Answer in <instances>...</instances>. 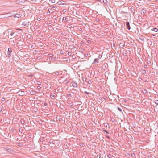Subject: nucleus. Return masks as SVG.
<instances>
[{
  "label": "nucleus",
  "instance_id": "obj_1",
  "mask_svg": "<svg viewBox=\"0 0 158 158\" xmlns=\"http://www.w3.org/2000/svg\"><path fill=\"white\" fill-rule=\"evenodd\" d=\"M12 16L11 13H7L5 14H0V18H7L8 17H10Z\"/></svg>",
  "mask_w": 158,
  "mask_h": 158
},
{
  "label": "nucleus",
  "instance_id": "obj_2",
  "mask_svg": "<svg viewBox=\"0 0 158 158\" xmlns=\"http://www.w3.org/2000/svg\"><path fill=\"white\" fill-rule=\"evenodd\" d=\"M7 56L8 58H10L11 56V53L12 52V49L11 48H9L8 50Z\"/></svg>",
  "mask_w": 158,
  "mask_h": 158
},
{
  "label": "nucleus",
  "instance_id": "obj_3",
  "mask_svg": "<svg viewBox=\"0 0 158 158\" xmlns=\"http://www.w3.org/2000/svg\"><path fill=\"white\" fill-rule=\"evenodd\" d=\"M57 3H58V4L59 5H64L66 4L65 2L64 1H63V0H60V1H58L57 2Z\"/></svg>",
  "mask_w": 158,
  "mask_h": 158
},
{
  "label": "nucleus",
  "instance_id": "obj_4",
  "mask_svg": "<svg viewBox=\"0 0 158 158\" xmlns=\"http://www.w3.org/2000/svg\"><path fill=\"white\" fill-rule=\"evenodd\" d=\"M12 30L11 29H9L8 30V33L9 34L10 33V35L11 36H13L14 35V34L15 33L14 32H13L12 31Z\"/></svg>",
  "mask_w": 158,
  "mask_h": 158
},
{
  "label": "nucleus",
  "instance_id": "obj_5",
  "mask_svg": "<svg viewBox=\"0 0 158 158\" xmlns=\"http://www.w3.org/2000/svg\"><path fill=\"white\" fill-rule=\"evenodd\" d=\"M60 74V73L59 71L55 72L50 73V75H53L54 74H55L56 76H58Z\"/></svg>",
  "mask_w": 158,
  "mask_h": 158
},
{
  "label": "nucleus",
  "instance_id": "obj_6",
  "mask_svg": "<svg viewBox=\"0 0 158 158\" xmlns=\"http://www.w3.org/2000/svg\"><path fill=\"white\" fill-rule=\"evenodd\" d=\"M126 26L127 27V29L128 30H130V29H131V27H130V23H129V22H126Z\"/></svg>",
  "mask_w": 158,
  "mask_h": 158
},
{
  "label": "nucleus",
  "instance_id": "obj_7",
  "mask_svg": "<svg viewBox=\"0 0 158 158\" xmlns=\"http://www.w3.org/2000/svg\"><path fill=\"white\" fill-rule=\"evenodd\" d=\"M21 16H22V15L21 14H17L14 16V18H19L20 17H21Z\"/></svg>",
  "mask_w": 158,
  "mask_h": 158
},
{
  "label": "nucleus",
  "instance_id": "obj_8",
  "mask_svg": "<svg viewBox=\"0 0 158 158\" xmlns=\"http://www.w3.org/2000/svg\"><path fill=\"white\" fill-rule=\"evenodd\" d=\"M72 86L74 87H77V83L75 82H73L72 83Z\"/></svg>",
  "mask_w": 158,
  "mask_h": 158
},
{
  "label": "nucleus",
  "instance_id": "obj_9",
  "mask_svg": "<svg viewBox=\"0 0 158 158\" xmlns=\"http://www.w3.org/2000/svg\"><path fill=\"white\" fill-rule=\"evenodd\" d=\"M67 18L66 17H63L62 19V22H64V23L67 22L68 21V20H67Z\"/></svg>",
  "mask_w": 158,
  "mask_h": 158
},
{
  "label": "nucleus",
  "instance_id": "obj_10",
  "mask_svg": "<svg viewBox=\"0 0 158 158\" xmlns=\"http://www.w3.org/2000/svg\"><path fill=\"white\" fill-rule=\"evenodd\" d=\"M99 60V59L98 58H96L94 60V61L93 64H96L98 63V61Z\"/></svg>",
  "mask_w": 158,
  "mask_h": 158
},
{
  "label": "nucleus",
  "instance_id": "obj_11",
  "mask_svg": "<svg viewBox=\"0 0 158 158\" xmlns=\"http://www.w3.org/2000/svg\"><path fill=\"white\" fill-rule=\"evenodd\" d=\"M125 45V44L122 43H120L119 44L120 47L123 48Z\"/></svg>",
  "mask_w": 158,
  "mask_h": 158
},
{
  "label": "nucleus",
  "instance_id": "obj_12",
  "mask_svg": "<svg viewBox=\"0 0 158 158\" xmlns=\"http://www.w3.org/2000/svg\"><path fill=\"white\" fill-rule=\"evenodd\" d=\"M151 30L155 32H157L158 31V29L156 28H154L151 29Z\"/></svg>",
  "mask_w": 158,
  "mask_h": 158
},
{
  "label": "nucleus",
  "instance_id": "obj_13",
  "mask_svg": "<svg viewBox=\"0 0 158 158\" xmlns=\"http://www.w3.org/2000/svg\"><path fill=\"white\" fill-rule=\"evenodd\" d=\"M141 14H144L146 13V11L144 9H142L141 10Z\"/></svg>",
  "mask_w": 158,
  "mask_h": 158
},
{
  "label": "nucleus",
  "instance_id": "obj_14",
  "mask_svg": "<svg viewBox=\"0 0 158 158\" xmlns=\"http://www.w3.org/2000/svg\"><path fill=\"white\" fill-rule=\"evenodd\" d=\"M132 13H135V9L134 8L131 7L130 9Z\"/></svg>",
  "mask_w": 158,
  "mask_h": 158
},
{
  "label": "nucleus",
  "instance_id": "obj_15",
  "mask_svg": "<svg viewBox=\"0 0 158 158\" xmlns=\"http://www.w3.org/2000/svg\"><path fill=\"white\" fill-rule=\"evenodd\" d=\"M54 11V9H52L51 8L48 9V12L49 13H52V12Z\"/></svg>",
  "mask_w": 158,
  "mask_h": 158
},
{
  "label": "nucleus",
  "instance_id": "obj_16",
  "mask_svg": "<svg viewBox=\"0 0 158 158\" xmlns=\"http://www.w3.org/2000/svg\"><path fill=\"white\" fill-rule=\"evenodd\" d=\"M5 149L7 151L9 152H10L11 151V149H10L9 148H8V147H6V148H5Z\"/></svg>",
  "mask_w": 158,
  "mask_h": 158
},
{
  "label": "nucleus",
  "instance_id": "obj_17",
  "mask_svg": "<svg viewBox=\"0 0 158 158\" xmlns=\"http://www.w3.org/2000/svg\"><path fill=\"white\" fill-rule=\"evenodd\" d=\"M100 1L101 2H102V1L103 2L105 3H106L107 2L106 0H100Z\"/></svg>",
  "mask_w": 158,
  "mask_h": 158
},
{
  "label": "nucleus",
  "instance_id": "obj_18",
  "mask_svg": "<svg viewBox=\"0 0 158 158\" xmlns=\"http://www.w3.org/2000/svg\"><path fill=\"white\" fill-rule=\"evenodd\" d=\"M49 1L52 3H54L55 2V0H49Z\"/></svg>",
  "mask_w": 158,
  "mask_h": 158
},
{
  "label": "nucleus",
  "instance_id": "obj_19",
  "mask_svg": "<svg viewBox=\"0 0 158 158\" xmlns=\"http://www.w3.org/2000/svg\"><path fill=\"white\" fill-rule=\"evenodd\" d=\"M22 25L23 27H24L26 25V24L25 23V22H24L23 23V24H22Z\"/></svg>",
  "mask_w": 158,
  "mask_h": 158
},
{
  "label": "nucleus",
  "instance_id": "obj_20",
  "mask_svg": "<svg viewBox=\"0 0 158 158\" xmlns=\"http://www.w3.org/2000/svg\"><path fill=\"white\" fill-rule=\"evenodd\" d=\"M66 17L67 18V20H68V19L70 20V19H72V17L71 16H67Z\"/></svg>",
  "mask_w": 158,
  "mask_h": 158
},
{
  "label": "nucleus",
  "instance_id": "obj_21",
  "mask_svg": "<svg viewBox=\"0 0 158 158\" xmlns=\"http://www.w3.org/2000/svg\"><path fill=\"white\" fill-rule=\"evenodd\" d=\"M126 51H125V52H124V51H123V56H125L126 55Z\"/></svg>",
  "mask_w": 158,
  "mask_h": 158
},
{
  "label": "nucleus",
  "instance_id": "obj_22",
  "mask_svg": "<svg viewBox=\"0 0 158 158\" xmlns=\"http://www.w3.org/2000/svg\"><path fill=\"white\" fill-rule=\"evenodd\" d=\"M155 103L156 105H158V100H156L155 102Z\"/></svg>",
  "mask_w": 158,
  "mask_h": 158
},
{
  "label": "nucleus",
  "instance_id": "obj_23",
  "mask_svg": "<svg viewBox=\"0 0 158 158\" xmlns=\"http://www.w3.org/2000/svg\"><path fill=\"white\" fill-rule=\"evenodd\" d=\"M84 92L87 95L90 94V93L89 92H87L86 91H84Z\"/></svg>",
  "mask_w": 158,
  "mask_h": 158
},
{
  "label": "nucleus",
  "instance_id": "obj_24",
  "mask_svg": "<svg viewBox=\"0 0 158 158\" xmlns=\"http://www.w3.org/2000/svg\"><path fill=\"white\" fill-rule=\"evenodd\" d=\"M88 82L89 84H91L92 83V81L90 80L88 81Z\"/></svg>",
  "mask_w": 158,
  "mask_h": 158
},
{
  "label": "nucleus",
  "instance_id": "obj_25",
  "mask_svg": "<svg viewBox=\"0 0 158 158\" xmlns=\"http://www.w3.org/2000/svg\"><path fill=\"white\" fill-rule=\"evenodd\" d=\"M118 109L120 111L122 112V109L121 108L118 107Z\"/></svg>",
  "mask_w": 158,
  "mask_h": 158
},
{
  "label": "nucleus",
  "instance_id": "obj_26",
  "mask_svg": "<svg viewBox=\"0 0 158 158\" xmlns=\"http://www.w3.org/2000/svg\"><path fill=\"white\" fill-rule=\"evenodd\" d=\"M103 131H104L105 132L106 134H108L109 133L106 130H105L103 129Z\"/></svg>",
  "mask_w": 158,
  "mask_h": 158
},
{
  "label": "nucleus",
  "instance_id": "obj_27",
  "mask_svg": "<svg viewBox=\"0 0 158 158\" xmlns=\"http://www.w3.org/2000/svg\"><path fill=\"white\" fill-rule=\"evenodd\" d=\"M72 53L70 52H68V54L69 56H71L72 55Z\"/></svg>",
  "mask_w": 158,
  "mask_h": 158
},
{
  "label": "nucleus",
  "instance_id": "obj_28",
  "mask_svg": "<svg viewBox=\"0 0 158 158\" xmlns=\"http://www.w3.org/2000/svg\"><path fill=\"white\" fill-rule=\"evenodd\" d=\"M142 73L143 74H145L146 73V71L145 70H143L142 71Z\"/></svg>",
  "mask_w": 158,
  "mask_h": 158
},
{
  "label": "nucleus",
  "instance_id": "obj_29",
  "mask_svg": "<svg viewBox=\"0 0 158 158\" xmlns=\"http://www.w3.org/2000/svg\"><path fill=\"white\" fill-rule=\"evenodd\" d=\"M53 56V55L52 54H49V56L52 57Z\"/></svg>",
  "mask_w": 158,
  "mask_h": 158
},
{
  "label": "nucleus",
  "instance_id": "obj_30",
  "mask_svg": "<svg viewBox=\"0 0 158 158\" xmlns=\"http://www.w3.org/2000/svg\"><path fill=\"white\" fill-rule=\"evenodd\" d=\"M37 88L38 89H40L41 88V87L39 86H37Z\"/></svg>",
  "mask_w": 158,
  "mask_h": 158
},
{
  "label": "nucleus",
  "instance_id": "obj_31",
  "mask_svg": "<svg viewBox=\"0 0 158 158\" xmlns=\"http://www.w3.org/2000/svg\"><path fill=\"white\" fill-rule=\"evenodd\" d=\"M147 92V90L145 89L144 90V91H143V93H146Z\"/></svg>",
  "mask_w": 158,
  "mask_h": 158
},
{
  "label": "nucleus",
  "instance_id": "obj_32",
  "mask_svg": "<svg viewBox=\"0 0 158 158\" xmlns=\"http://www.w3.org/2000/svg\"><path fill=\"white\" fill-rule=\"evenodd\" d=\"M83 143H81L80 144V145L81 146L83 147Z\"/></svg>",
  "mask_w": 158,
  "mask_h": 158
},
{
  "label": "nucleus",
  "instance_id": "obj_33",
  "mask_svg": "<svg viewBox=\"0 0 158 158\" xmlns=\"http://www.w3.org/2000/svg\"><path fill=\"white\" fill-rule=\"evenodd\" d=\"M106 137L109 139H110V137L107 135H106Z\"/></svg>",
  "mask_w": 158,
  "mask_h": 158
},
{
  "label": "nucleus",
  "instance_id": "obj_34",
  "mask_svg": "<svg viewBox=\"0 0 158 158\" xmlns=\"http://www.w3.org/2000/svg\"><path fill=\"white\" fill-rule=\"evenodd\" d=\"M60 53L61 54H63V51H62V50L60 51Z\"/></svg>",
  "mask_w": 158,
  "mask_h": 158
},
{
  "label": "nucleus",
  "instance_id": "obj_35",
  "mask_svg": "<svg viewBox=\"0 0 158 158\" xmlns=\"http://www.w3.org/2000/svg\"><path fill=\"white\" fill-rule=\"evenodd\" d=\"M55 97V96L54 95H52V97H51L52 98H54Z\"/></svg>",
  "mask_w": 158,
  "mask_h": 158
},
{
  "label": "nucleus",
  "instance_id": "obj_36",
  "mask_svg": "<svg viewBox=\"0 0 158 158\" xmlns=\"http://www.w3.org/2000/svg\"><path fill=\"white\" fill-rule=\"evenodd\" d=\"M44 106H47V104L46 103H44Z\"/></svg>",
  "mask_w": 158,
  "mask_h": 158
},
{
  "label": "nucleus",
  "instance_id": "obj_37",
  "mask_svg": "<svg viewBox=\"0 0 158 158\" xmlns=\"http://www.w3.org/2000/svg\"><path fill=\"white\" fill-rule=\"evenodd\" d=\"M49 143L50 144H54V143L52 142H49Z\"/></svg>",
  "mask_w": 158,
  "mask_h": 158
},
{
  "label": "nucleus",
  "instance_id": "obj_38",
  "mask_svg": "<svg viewBox=\"0 0 158 158\" xmlns=\"http://www.w3.org/2000/svg\"><path fill=\"white\" fill-rule=\"evenodd\" d=\"M41 84V83L40 82V81H38V85H40Z\"/></svg>",
  "mask_w": 158,
  "mask_h": 158
},
{
  "label": "nucleus",
  "instance_id": "obj_39",
  "mask_svg": "<svg viewBox=\"0 0 158 158\" xmlns=\"http://www.w3.org/2000/svg\"><path fill=\"white\" fill-rule=\"evenodd\" d=\"M72 58H73V59H75V56H72Z\"/></svg>",
  "mask_w": 158,
  "mask_h": 158
},
{
  "label": "nucleus",
  "instance_id": "obj_40",
  "mask_svg": "<svg viewBox=\"0 0 158 158\" xmlns=\"http://www.w3.org/2000/svg\"><path fill=\"white\" fill-rule=\"evenodd\" d=\"M55 58H51V60H55Z\"/></svg>",
  "mask_w": 158,
  "mask_h": 158
},
{
  "label": "nucleus",
  "instance_id": "obj_41",
  "mask_svg": "<svg viewBox=\"0 0 158 158\" xmlns=\"http://www.w3.org/2000/svg\"><path fill=\"white\" fill-rule=\"evenodd\" d=\"M147 65H144V68H147Z\"/></svg>",
  "mask_w": 158,
  "mask_h": 158
},
{
  "label": "nucleus",
  "instance_id": "obj_42",
  "mask_svg": "<svg viewBox=\"0 0 158 158\" xmlns=\"http://www.w3.org/2000/svg\"><path fill=\"white\" fill-rule=\"evenodd\" d=\"M101 58V57L100 56H98V59H100Z\"/></svg>",
  "mask_w": 158,
  "mask_h": 158
},
{
  "label": "nucleus",
  "instance_id": "obj_43",
  "mask_svg": "<svg viewBox=\"0 0 158 158\" xmlns=\"http://www.w3.org/2000/svg\"><path fill=\"white\" fill-rule=\"evenodd\" d=\"M83 81H86V79H83Z\"/></svg>",
  "mask_w": 158,
  "mask_h": 158
},
{
  "label": "nucleus",
  "instance_id": "obj_44",
  "mask_svg": "<svg viewBox=\"0 0 158 158\" xmlns=\"http://www.w3.org/2000/svg\"><path fill=\"white\" fill-rule=\"evenodd\" d=\"M83 81H86V79H83Z\"/></svg>",
  "mask_w": 158,
  "mask_h": 158
},
{
  "label": "nucleus",
  "instance_id": "obj_45",
  "mask_svg": "<svg viewBox=\"0 0 158 158\" xmlns=\"http://www.w3.org/2000/svg\"><path fill=\"white\" fill-rule=\"evenodd\" d=\"M2 111V109L1 108H0V111Z\"/></svg>",
  "mask_w": 158,
  "mask_h": 158
},
{
  "label": "nucleus",
  "instance_id": "obj_46",
  "mask_svg": "<svg viewBox=\"0 0 158 158\" xmlns=\"http://www.w3.org/2000/svg\"><path fill=\"white\" fill-rule=\"evenodd\" d=\"M62 120V118H59V120L60 121V120Z\"/></svg>",
  "mask_w": 158,
  "mask_h": 158
},
{
  "label": "nucleus",
  "instance_id": "obj_47",
  "mask_svg": "<svg viewBox=\"0 0 158 158\" xmlns=\"http://www.w3.org/2000/svg\"><path fill=\"white\" fill-rule=\"evenodd\" d=\"M11 131H13V129H11Z\"/></svg>",
  "mask_w": 158,
  "mask_h": 158
},
{
  "label": "nucleus",
  "instance_id": "obj_48",
  "mask_svg": "<svg viewBox=\"0 0 158 158\" xmlns=\"http://www.w3.org/2000/svg\"><path fill=\"white\" fill-rule=\"evenodd\" d=\"M108 125V124L107 123L106 124V125L105 126L107 127V125Z\"/></svg>",
  "mask_w": 158,
  "mask_h": 158
},
{
  "label": "nucleus",
  "instance_id": "obj_49",
  "mask_svg": "<svg viewBox=\"0 0 158 158\" xmlns=\"http://www.w3.org/2000/svg\"><path fill=\"white\" fill-rule=\"evenodd\" d=\"M52 8H55V6H52Z\"/></svg>",
  "mask_w": 158,
  "mask_h": 158
},
{
  "label": "nucleus",
  "instance_id": "obj_50",
  "mask_svg": "<svg viewBox=\"0 0 158 158\" xmlns=\"http://www.w3.org/2000/svg\"><path fill=\"white\" fill-rule=\"evenodd\" d=\"M156 2H158V0H156Z\"/></svg>",
  "mask_w": 158,
  "mask_h": 158
},
{
  "label": "nucleus",
  "instance_id": "obj_51",
  "mask_svg": "<svg viewBox=\"0 0 158 158\" xmlns=\"http://www.w3.org/2000/svg\"><path fill=\"white\" fill-rule=\"evenodd\" d=\"M50 24H51V23H49V26L51 25Z\"/></svg>",
  "mask_w": 158,
  "mask_h": 158
},
{
  "label": "nucleus",
  "instance_id": "obj_52",
  "mask_svg": "<svg viewBox=\"0 0 158 158\" xmlns=\"http://www.w3.org/2000/svg\"><path fill=\"white\" fill-rule=\"evenodd\" d=\"M50 24H51V23H49V26L51 25Z\"/></svg>",
  "mask_w": 158,
  "mask_h": 158
},
{
  "label": "nucleus",
  "instance_id": "obj_53",
  "mask_svg": "<svg viewBox=\"0 0 158 158\" xmlns=\"http://www.w3.org/2000/svg\"><path fill=\"white\" fill-rule=\"evenodd\" d=\"M21 92H24L22 91H21Z\"/></svg>",
  "mask_w": 158,
  "mask_h": 158
}]
</instances>
